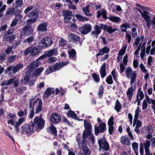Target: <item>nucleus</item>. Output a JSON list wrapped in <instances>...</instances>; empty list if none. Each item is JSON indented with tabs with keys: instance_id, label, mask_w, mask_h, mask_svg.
<instances>
[{
	"instance_id": "8",
	"label": "nucleus",
	"mask_w": 155,
	"mask_h": 155,
	"mask_svg": "<svg viewBox=\"0 0 155 155\" xmlns=\"http://www.w3.org/2000/svg\"><path fill=\"white\" fill-rule=\"evenodd\" d=\"M68 40L70 42L77 43L81 45L82 39L78 35L74 34L71 33L68 36Z\"/></svg>"
},
{
	"instance_id": "49",
	"label": "nucleus",
	"mask_w": 155,
	"mask_h": 155,
	"mask_svg": "<svg viewBox=\"0 0 155 155\" xmlns=\"http://www.w3.org/2000/svg\"><path fill=\"white\" fill-rule=\"evenodd\" d=\"M126 131L128 134V136L130 137L131 140H133L134 139L132 134L130 131V128L129 127H128L126 129Z\"/></svg>"
},
{
	"instance_id": "27",
	"label": "nucleus",
	"mask_w": 155,
	"mask_h": 155,
	"mask_svg": "<svg viewBox=\"0 0 155 155\" xmlns=\"http://www.w3.org/2000/svg\"><path fill=\"white\" fill-rule=\"evenodd\" d=\"M106 63H103L101 67L100 72L101 77L102 78H104L106 75L105 70Z\"/></svg>"
},
{
	"instance_id": "35",
	"label": "nucleus",
	"mask_w": 155,
	"mask_h": 155,
	"mask_svg": "<svg viewBox=\"0 0 155 155\" xmlns=\"http://www.w3.org/2000/svg\"><path fill=\"white\" fill-rule=\"evenodd\" d=\"M67 116L75 120L76 119L77 115L74 112L71 110H69L67 114Z\"/></svg>"
},
{
	"instance_id": "56",
	"label": "nucleus",
	"mask_w": 155,
	"mask_h": 155,
	"mask_svg": "<svg viewBox=\"0 0 155 155\" xmlns=\"http://www.w3.org/2000/svg\"><path fill=\"white\" fill-rule=\"evenodd\" d=\"M114 118L113 117H111L108 120V124L109 126H113Z\"/></svg>"
},
{
	"instance_id": "44",
	"label": "nucleus",
	"mask_w": 155,
	"mask_h": 155,
	"mask_svg": "<svg viewBox=\"0 0 155 155\" xmlns=\"http://www.w3.org/2000/svg\"><path fill=\"white\" fill-rule=\"evenodd\" d=\"M92 76L94 81L96 82H98L100 81L99 76L97 74L93 73Z\"/></svg>"
},
{
	"instance_id": "34",
	"label": "nucleus",
	"mask_w": 155,
	"mask_h": 155,
	"mask_svg": "<svg viewBox=\"0 0 155 155\" xmlns=\"http://www.w3.org/2000/svg\"><path fill=\"white\" fill-rule=\"evenodd\" d=\"M120 27L121 28V31H122L127 32L126 29L128 28H130V26L128 23H126L121 25Z\"/></svg>"
},
{
	"instance_id": "15",
	"label": "nucleus",
	"mask_w": 155,
	"mask_h": 155,
	"mask_svg": "<svg viewBox=\"0 0 155 155\" xmlns=\"http://www.w3.org/2000/svg\"><path fill=\"white\" fill-rule=\"evenodd\" d=\"M50 120L52 122L58 124L59 123L61 119L59 114L57 113H53L50 117Z\"/></svg>"
},
{
	"instance_id": "47",
	"label": "nucleus",
	"mask_w": 155,
	"mask_h": 155,
	"mask_svg": "<svg viewBox=\"0 0 155 155\" xmlns=\"http://www.w3.org/2000/svg\"><path fill=\"white\" fill-rule=\"evenodd\" d=\"M104 92V87L102 85H101L99 87V90L98 92V94L99 97L101 98Z\"/></svg>"
},
{
	"instance_id": "10",
	"label": "nucleus",
	"mask_w": 155,
	"mask_h": 155,
	"mask_svg": "<svg viewBox=\"0 0 155 155\" xmlns=\"http://www.w3.org/2000/svg\"><path fill=\"white\" fill-rule=\"evenodd\" d=\"M33 126L31 124H25L21 127V132L23 134H31L33 133Z\"/></svg>"
},
{
	"instance_id": "52",
	"label": "nucleus",
	"mask_w": 155,
	"mask_h": 155,
	"mask_svg": "<svg viewBox=\"0 0 155 155\" xmlns=\"http://www.w3.org/2000/svg\"><path fill=\"white\" fill-rule=\"evenodd\" d=\"M106 81L109 84H111L113 83V81L111 75H109L107 77Z\"/></svg>"
},
{
	"instance_id": "38",
	"label": "nucleus",
	"mask_w": 155,
	"mask_h": 155,
	"mask_svg": "<svg viewBox=\"0 0 155 155\" xmlns=\"http://www.w3.org/2000/svg\"><path fill=\"white\" fill-rule=\"evenodd\" d=\"M117 112H119L121 108V105L118 100H117L114 108Z\"/></svg>"
},
{
	"instance_id": "62",
	"label": "nucleus",
	"mask_w": 155,
	"mask_h": 155,
	"mask_svg": "<svg viewBox=\"0 0 155 155\" xmlns=\"http://www.w3.org/2000/svg\"><path fill=\"white\" fill-rule=\"evenodd\" d=\"M27 113L26 112V110L25 109L24 110H20V117H25L26 116Z\"/></svg>"
},
{
	"instance_id": "36",
	"label": "nucleus",
	"mask_w": 155,
	"mask_h": 155,
	"mask_svg": "<svg viewBox=\"0 0 155 155\" xmlns=\"http://www.w3.org/2000/svg\"><path fill=\"white\" fill-rule=\"evenodd\" d=\"M145 151H149V148L150 146V141L148 140H146L144 143Z\"/></svg>"
},
{
	"instance_id": "18",
	"label": "nucleus",
	"mask_w": 155,
	"mask_h": 155,
	"mask_svg": "<svg viewBox=\"0 0 155 155\" xmlns=\"http://www.w3.org/2000/svg\"><path fill=\"white\" fill-rule=\"evenodd\" d=\"M103 29L106 30V31L109 33L112 34L115 31L117 30L118 28L117 27L113 28L111 26H107V25H104Z\"/></svg>"
},
{
	"instance_id": "5",
	"label": "nucleus",
	"mask_w": 155,
	"mask_h": 155,
	"mask_svg": "<svg viewBox=\"0 0 155 155\" xmlns=\"http://www.w3.org/2000/svg\"><path fill=\"white\" fill-rule=\"evenodd\" d=\"M45 124V121L43 119L38 116L34 118L33 125L37 129L41 130L44 128Z\"/></svg>"
},
{
	"instance_id": "61",
	"label": "nucleus",
	"mask_w": 155,
	"mask_h": 155,
	"mask_svg": "<svg viewBox=\"0 0 155 155\" xmlns=\"http://www.w3.org/2000/svg\"><path fill=\"white\" fill-rule=\"evenodd\" d=\"M14 66V68H13L12 74H15L19 70V65L18 64L16 66Z\"/></svg>"
},
{
	"instance_id": "6",
	"label": "nucleus",
	"mask_w": 155,
	"mask_h": 155,
	"mask_svg": "<svg viewBox=\"0 0 155 155\" xmlns=\"http://www.w3.org/2000/svg\"><path fill=\"white\" fill-rule=\"evenodd\" d=\"M58 54V49L54 48L45 52V53L38 58V59H43L46 57H51L53 55L56 56Z\"/></svg>"
},
{
	"instance_id": "29",
	"label": "nucleus",
	"mask_w": 155,
	"mask_h": 155,
	"mask_svg": "<svg viewBox=\"0 0 155 155\" xmlns=\"http://www.w3.org/2000/svg\"><path fill=\"white\" fill-rule=\"evenodd\" d=\"M110 21L114 22H119L121 21V19L118 17L110 15L107 18Z\"/></svg>"
},
{
	"instance_id": "63",
	"label": "nucleus",
	"mask_w": 155,
	"mask_h": 155,
	"mask_svg": "<svg viewBox=\"0 0 155 155\" xmlns=\"http://www.w3.org/2000/svg\"><path fill=\"white\" fill-rule=\"evenodd\" d=\"M57 60V58L55 57H51L49 58L48 61V63H52L54 62Z\"/></svg>"
},
{
	"instance_id": "3",
	"label": "nucleus",
	"mask_w": 155,
	"mask_h": 155,
	"mask_svg": "<svg viewBox=\"0 0 155 155\" xmlns=\"http://www.w3.org/2000/svg\"><path fill=\"white\" fill-rule=\"evenodd\" d=\"M126 77L130 79V84L131 85L136 82L137 71H133L130 67L126 68Z\"/></svg>"
},
{
	"instance_id": "7",
	"label": "nucleus",
	"mask_w": 155,
	"mask_h": 155,
	"mask_svg": "<svg viewBox=\"0 0 155 155\" xmlns=\"http://www.w3.org/2000/svg\"><path fill=\"white\" fill-rule=\"evenodd\" d=\"M63 15L64 17V20L66 22L73 23L75 21L72 15V12L68 11H64L63 12Z\"/></svg>"
},
{
	"instance_id": "51",
	"label": "nucleus",
	"mask_w": 155,
	"mask_h": 155,
	"mask_svg": "<svg viewBox=\"0 0 155 155\" xmlns=\"http://www.w3.org/2000/svg\"><path fill=\"white\" fill-rule=\"evenodd\" d=\"M140 41V38L139 37H137L136 39L135 42L133 43V46L137 48L138 47V46L139 45Z\"/></svg>"
},
{
	"instance_id": "28",
	"label": "nucleus",
	"mask_w": 155,
	"mask_h": 155,
	"mask_svg": "<svg viewBox=\"0 0 155 155\" xmlns=\"http://www.w3.org/2000/svg\"><path fill=\"white\" fill-rule=\"evenodd\" d=\"M44 68L40 67L35 71L32 74V77L34 78L38 77L43 70Z\"/></svg>"
},
{
	"instance_id": "11",
	"label": "nucleus",
	"mask_w": 155,
	"mask_h": 155,
	"mask_svg": "<svg viewBox=\"0 0 155 155\" xmlns=\"http://www.w3.org/2000/svg\"><path fill=\"white\" fill-rule=\"evenodd\" d=\"M92 29L91 26L89 24L83 25L79 29L80 31L84 35L87 34L91 31Z\"/></svg>"
},
{
	"instance_id": "26",
	"label": "nucleus",
	"mask_w": 155,
	"mask_h": 155,
	"mask_svg": "<svg viewBox=\"0 0 155 155\" xmlns=\"http://www.w3.org/2000/svg\"><path fill=\"white\" fill-rule=\"evenodd\" d=\"M31 54L33 56L38 54L41 52L40 49L38 47H31Z\"/></svg>"
},
{
	"instance_id": "22",
	"label": "nucleus",
	"mask_w": 155,
	"mask_h": 155,
	"mask_svg": "<svg viewBox=\"0 0 155 155\" xmlns=\"http://www.w3.org/2000/svg\"><path fill=\"white\" fill-rule=\"evenodd\" d=\"M47 24L44 22L40 24L38 26V30L40 31L45 32L47 30Z\"/></svg>"
},
{
	"instance_id": "17",
	"label": "nucleus",
	"mask_w": 155,
	"mask_h": 155,
	"mask_svg": "<svg viewBox=\"0 0 155 155\" xmlns=\"http://www.w3.org/2000/svg\"><path fill=\"white\" fill-rule=\"evenodd\" d=\"M33 32V29L30 28L29 26L27 25L23 28V31L21 32V35H29L32 34Z\"/></svg>"
},
{
	"instance_id": "64",
	"label": "nucleus",
	"mask_w": 155,
	"mask_h": 155,
	"mask_svg": "<svg viewBox=\"0 0 155 155\" xmlns=\"http://www.w3.org/2000/svg\"><path fill=\"white\" fill-rule=\"evenodd\" d=\"M29 78L28 77H25L23 79H22L21 81V82L22 84H25L26 83L28 82L29 81Z\"/></svg>"
},
{
	"instance_id": "46",
	"label": "nucleus",
	"mask_w": 155,
	"mask_h": 155,
	"mask_svg": "<svg viewBox=\"0 0 155 155\" xmlns=\"http://www.w3.org/2000/svg\"><path fill=\"white\" fill-rule=\"evenodd\" d=\"M34 40V36H31L29 37L27 39H25L24 40V42L25 43L28 42V44H29L33 41Z\"/></svg>"
},
{
	"instance_id": "59",
	"label": "nucleus",
	"mask_w": 155,
	"mask_h": 155,
	"mask_svg": "<svg viewBox=\"0 0 155 155\" xmlns=\"http://www.w3.org/2000/svg\"><path fill=\"white\" fill-rule=\"evenodd\" d=\"M111 74L113 76V79L115 81H116L117 80V73L116 72L115 70H113L111 72Z\"/></svg>"
},
{
	"instance_id": "13",
	"label": "nucleus",
	"mask_w": 155,
	"mask_h": 155,
	"mask_svg": "<svg viewBox=\"0 0 155 155\" xmlns=\"http://www.w3.org/2000/svg\"><path fill=\"white\" fill-rule=\"evenodd\" d=\"M98 143L100 148L106 151L109 149V146L105 138H103L99 140H98Z\"/></svg>"
},
{
	"instance_id": "14",
	"label": "nucleus",
	"mask_w": 155,
	"mask_h": 155,
	"mask_svg": "<svg viewBox=\"0 0 155 155\" xmlns=\"http://www.w3.org/2000/svg\"><path fill=\"white\" fill-rule=\"evenodd\" d=\"M41 42L45 47L50 46L53 43L51 39L49 37H46L42 39Z\"/></svg>"
},
{
	"instance_id": "24",
	"label": "nucleus",
	"mask_w": 155,
	"mask_h": 155,
	"mask_svg": "<svg viewBox=\"0 0 155 155\" xmlns=\"http://www.w3.org/2000/svg\"><path fill=\"white\" fill-rule=\"evenodd\" d=\"M110 51L109 49L107 47H105L99 50V52L97 54L96 56L102 55L105 53H108Z\"/></svg>"
},
{
	"instance_id": "25",
	"label": "nucleus",
	"mask_w": 155,
	"mask_h": 155,
	"mask_svg": "<svg viewBox=\"0 0 155 155\" xmlns=\"http://www.w3.org/2000/svg\"><path fill=\"white\" fill-rule=\"evenodd\" d=\"M120 142L122 144L126 145H130L131 144L130 139L126 136H124L120 138Z\"/></svg>"
},
{
	"instance_id": "1",
	"label": "nucleus",
	"mask_w": 155,
	"mask_h": 155,
	"mask_svg": "<svg viewBox=\"0 0 155 155\" xmlns=\"http://www.w3.org/2000/svg\"><path fill=\"white\" fill-rule=\"evenodd\" d=\"M42 101L39 98H38L36 100H34L33 99H31L29 100V107L31 108L28 117L29 118H32L34 115V109L35 107V114H38L41 111L42 109Z\"/></svg>"
},
{
	"instance_id": "16",
	"label": "nucleus",
	"mask_w": 155,
	"mask_h": 155,
	"mask_svg": "<svg viewBox=\"0 0 155 155\" xmlns=\"http://www.w3.org/2000/svg\"><path fill=\"white\" fill-rule=\"evenodd\" d=\"M84 125L85 128L84 131H87L88 133H92V126L89 120H84Z\"/></svg>"
},
{
	"instance_id": "2",
	"label": "nucleus",
	"mask_w": 155,
	"mask_h": 155,
	"mask_svg": "<svg viewBox=\"0 0 155 155\" xmlns=\"http://www.w3.org/2000/svg\"><path fill=\"white\" fill-rule=\"evenodd\" d=\"M138 10L141 14L142 17L146 22L147 27V28H150L152 23L154 25H155V16L153 17V20L152 21L150 16L148 15V14H150L149 12L144 10L142 11L139 9H138Z\"/></svg>"
},
{
	"instance_id": "50",
	"label": "nucleus",
	"mask_w": 155,
	"mask_h": 155,
	"mask_svg": "<svg viewBox=\"0 0 155 155\" xmlns=\"http://www.w3.org/2000/svg\"><path fill=\"white\" fill-rule=\"evenodd\" d=\"M83 152L85 155H90L91 152L89 149L87 147H85L83 148Z\"/></svg>"
},
{
	"instance_id": "33",
	"label": "nucleus",
	"mask_w": 155,
	"mask_h": 155,
	"mask_svg": "<svg viewBox=\"0 0 155 155\" xmlns=\"http://www.w3.org/2000/svg\"><path fill=\"white\" fill-rule=\"evenodd\" d=\"M89 7V5H87L84 8H83L82 10L84 12L87 16L90 17L92 16V14L90 12Z\"/></svg>"
},
{
	"instance_id": "42",
	"label": "nucleus",
	"mask_w": 155,
	"mask_h": 155,
	"mask_svg": "<svg viewBox=\"0 0 155 155\" xmlns=\"http://www.w3.org/2000/svg\"><path fill=\"white\" fill-rule=\"evenodd\" d=\"M19 7V0H17L14 4V7L12 8L16 12L19 11L18 8Z\"/></svg>"
},
{
	"instance_id": "43",
	"label": "nucleus",
	"mask_w": 155,
	"mask_h": 155,
	"mask_svg": "<svg viewBox=\"0 0 155 155\" xmlns=\"http://www.w3.org/2000/svg\"><path fill=\"white\" fill-rule=\"evenodd\" d=\"M151 45L152 49L150 51V54L153 55L155 54V40L152 42Z\"/></svg>"
},
{
	"instance_id": "31",
	"label": "nucleus",
	"mask_w": 155,
	"mask_h": 155,
	"mask_svg": "<svg viewBox=\"0 0 155 155\" xmlns=\"http://www.w3.org/2000/svg\"><path fill=\"white\" fill-rule=\"evenodd\" d=\"M15 10L12 8H8L5 14V16L6 17H10L12 15L14 12H16Z\"/></svg>"
},
{
	"instance_id": "30",
	"label": "nucleus",
	"mask_w": 155,
	"mask_h": 155,
	"mask_svg": "<svg viewBox=\"0 0 155 155\" xmlns=\"http://www.w3.org/2000/svg\"><path fill=\"white\" fill-rule=\"evenodd\" d=\"M144 97L143 92L141 91V88H139L137 96V99L142 100Z\"/></svg>"
},
{
	"instance_id": "37",
	"label": "nucleus",
	"mask_w": 155,
	"mask_h": 155,
	"mask_svg": "<svg viewBox=\"0 0 155 155\" xmlns=\"http://www.w3.org/2000/svg\"><path fill=\"white\" fill-rule=\"evenodd\" d=\"M132 146L136 155H138V144L136 142H134L132 143Z\"/></svg>"
},
{
	"instance_id": "9",
	"label": "nucleus",
	"mask_w": 155,
	"mask_h": 155,
	"mask_svg": "<svg viewBox=\"0 0 155 155\" xmlns=\"http://www.w3.org/2000/svg\"><path fill=\"white\" fill-rule=\"evenodd\" d=\"M106 124L103 122L100 123L99 126H95V134L96 135H97L100 133H104L106 130Z\"/></svg>"
},
{
	"instance_id": "39",
	"label": "nucleus",
	"mask_w": 155,
	"mask_h": 155,
	"mask_svg": "<svg viewBox=\"0 0 155 155\" xmlns=\"http://www.w3.org/2000/svg\"><path fill=\"white\" fill-rule=\"evenodd\" d=\"M28 16L29 17L38 18V15L37 11H32L28 15Z\"/></svg>"
},
{
	"instance_id": "23",
	"label": "nucleus",
	"mask_w": 155,
	"mask_h": 155,
	"mask_svg": "<svg viewBox=\"0 0 155 155\" xmlns=\"http://www.w3.org/2000/svg\"><path fill=\"white\" fill-rule=\"evenodd\" d=\"M47 131L49 133L54 134L55 136L57 135V131L55 127L52 124L47 128Z\"/></svg>"
},
{
	"instance_id": "54",
	"label": "nucleus",
	"mask_w": 155,
	"mask_h": 155,
	"mask_svg": "<svg viewBox=\"0 0 155 155\" xmlns=\"http://www.w3.org/2000/svg\"><path fill=\"white\" fill-rule=\"evenodd\" d=\"M140 67L141 71L143 73H146L147 71V70L146 69L145 66L142 63L140 64Z\"/></svg>"
},
{
	"instance_id": "19",
	"label": "nucleus",
	"mask_w": 155,
	"mask_h": 155,
	"mask_svg": "<svg viewBox=\"0 0 155 155\" xmlns=\"http://www.w3.org/2000/svg\"><path fill=\"white\" fill-rule=\"evenodd\" d=\"M40 59L38 58L31 64L29 66V69L31 70H33L38 67L40 64V62L39 61Z\"/></svg>"
},
{
	"instance_id": "32",
	"label": "nucleus",
	"mask_w": 155,
	"mask_h": 155,
	"mask_svg": "<svg viewBox=\"0 0 155 155\" xmlns=\"http://www.w3.org/2000/svg\"><path fill=\"white\" fill-rule=\"evenodd\" d=\"M69 57L70 58H73L76 56V52L74 49H69L68 51Z\"/></svg>"
},
{
	"instance_id": "41",
	"label": "nucleus",
	"mask_w": 155,
	"mask_h": 155,
	"mask_svg": "<svg viewBox=\"0 0 155 155\" xmlns=\"http://www.w3.org/2000/svg\"><path fill=\"white\" fill-rule=\"evenodd\" d=\"M14 81V79H10L8 81H5L3 82H2V83H1L0 85L1 86H3V85H9L11 84L13 81Z\"/></svg>"
},
{
	"instance_id": "55",
	"label": "nucleus",
	"mask_w": 155,
	"mask_h": 155,
	"mask_svg": "<svg viewBox=\"0 0 155 155\" xmlns=\"http://www.w3.org/2000/svg\"><path fill=\"white\" fill-rule=\"evenodd\" d=\"M139 112L140 110L139 109V107H138L135 111V114L134 115V119L135 120H137L139 117Z\"/></svg>"
},
{
	"instance_id": "57",
	"label": "nucleus",
	"mask_w": 155,
	"mask_h": 155,
	"mask_svg": "<svg viewBox=\"0 0 155 155\" xmlns=\"http://www.w3.org/2000/svg\"><path fill=\"white\" fill-rule=\"evenodd\" d=\"M92 133H88L87 131H84L83 133L82 137L83 139H85L87 137V136H91Z\"/></svg>"
},
{
	"instance_id": "60",
	"label": "nucleus",
	"mask_w": 155,
	"mask_h": 155,
	"mask_svg": "<svg viewBox=\"0 0 155 155\" xmlns=\"http://www.w3.org/2000/svg\"><path fill=\"white\" fill-rule=\"evenodd\" d=\"M37 18H31L28 19L27 21V22L28 24H31L33 23H34L36 20Z\"/></svg>"
},
{
	"instance_id": "48",
	"label": "nucleus",
	"mask_w": 155,
	"mask_h": 155,
	"mask_svg": "<svg viewBox=\"0 0 155 155\" xmlns=\"http://www.w3.org/2000/svg\"><path fill=\"white\" fill-rule=\"evenodd\" d=\"M6 55L4 53L0 54V63H2L6 59Z\"/></svg>"
},
{
	"instance_id": "53",
	"label": "nucleus",
	"mask_w": 155,
	"mask_h": 155,
	"mask_svg": "<svg viewBox=\"0 0 155 155\" xmlns=\"http://www.w3.org/2000/svg\"><path fill=\"white\" fill-rule=\"evenodd\" d=\"M136 28L135 27L132 28L131 29L132 32L131 35L134 38H135L137 36V33L136 31Z\"/></svg>"
},
{
	"instance_id": "21",
	"label": "nucleus",
	"mask_w": 155,
	"mask_h": 155,
	"mask_svg": "<svg viewBox=\"0 0 155 155\" xmlns=\"http://www.w3.org/2000/svg\"><path fill=\"white\" fill-rule=\"evenodd\" d=\"M54 92V90L53 88L48 87L46 90L43 95V97L46 99Z\"/></svg>"
},
{
	"instance_id": "40",
	"label": "nucleus",
	"mask_w": 155,
	"mask_h": 155,
	"mask_svg": "<svg viewBox=\"0 0 155 155\" xmlns=\"http://www.w3.org/2000/svg\"><path fill=\"white\" fill-rule=\"evenodd\" d=\"M76 17L78 19L81 21H87L89 20V19L88 18L84 17L80 15H76Z\"/></svg>"
},
{
	"instance_id": "20",
	"label": "nucleus",
	"mask_w": 155,
	"mask_h": 155,
	"mask_svg": "<svg viewBox=\"0 0 155 155\" xmlns=\"http://www.w3.org/2000/svg\"><path fill=\"white\" fill-rule=\"evenodd\" d=\"M135 89V86L133 87L132 85L127 90L126 94L128 98V100L130 101L132 98L133 92Z\"/></svg>"
},
{
	"instance_id": "4",
	"label": "nucleus",
	"mask_w": 155,
	"mask_h": 155,
	"mask_svg": "<svg viewBox=\"0 0 155 155\" xmlns=\"http://www.w3.org/2000/svg\"><path fill=\"white\" fill-rule=\"evenodd\" d=\"M69 61L61 62L59 63H56L53 66H50L46 70L47 74H49L52 72L55 71L61 68L65 65L69 63Z\"/></svg>"
},
{
	"instance_id": "58",
	"label": "nucleus",
	"mask_w": 155,
	"mask_h": 155,
	"mask_svg": "<svg viewBox=\"0 0 155 155\" xmlns=\"http://www.w3.org/2000/svg\"><path fill=\"white\" fill-rule=\"evenodd\" d=\"M18 18V16H16V17L14 20L12 21V22L11 24V27H13L15 25L18 21L19 20Z\"/></svg>"
},
{
	"instance_id": "12",
	"label": "nucleus",
	"mask_w": 155,
	"mask_h": 155,
	"mask_svg": "<svg viewBox=\"0 0 155 155\" xmlns=\"http://www.w3.org/2000/svg\"><path fill=\"white\" fill-rule=\"evenodd\" d=\"M104 25L99 24L98 25H96L94 27V30L91 32L92 35L96 36V38H97V35L101 32L102 29H103Z\"/></svg>"
},
{
	"instance_id": "45",
	"label": "nucleus",
	"mask_w": 155,
	"mask_h": 155,
	"mask_svg": "<svg viewBox=\"0 0 155 155\" xmlns=\"http://www.w3.org/2000/svg\"><path fill=\"white\" fill-rule=\"evenodd\" d=\"M145 47H144L143 49H141V51L140 53V57L142 60H145L146 58L145 57Z\"/></svg>"
}]
</instances>
